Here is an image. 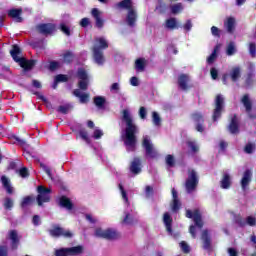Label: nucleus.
<instances>
[{
    "mask_svg": "<svg viewBox=\"0 0 256 256\" xmlns=\"http://www.w3.org/2000/svg\"><path fill=\"white\" fill-rule=\"evenodd\" d=\"M122 121L126 123L125 133L123 136L126 150L128 153H135V151H137V134L139 133V128L135 122H133V117L127 109L122 111Z\"/></svg>",
    "mask_w": 256,
    "mask_h": 256,
    "instance_id": "obj_1",
    "label": "nucleus"
},
{
    "mask_svg": "<svg viewBox=\"0 0 256 256\" xmlns=\"http://www.w3.org/2000/svg\"><path fill=\"white\" fill-rule=\"evenodd\" d=\"M105 49H109V43L103 37H98L95 39V44L92 48L93 58L97 65H103L105 63V56L103 55V51Z\"/></svg>",
    "mask_w": 256,
    "mask_h": 256,
    "instance_id": "obj_2",
    "label": "nucleus"
},
{
    "mask_svg": "<svg viewBox=\"0 0 256 256\" xmlns=\"http://www.w3.org/2000/svg\"><path fill=\"white\" fill-rule=\"evenodd\" d=\"M223 111H225V98H223V95L217 94L214 100L212 121H219V119H221Z\"/></svg>",
    "mask_w": 256,
    "mask_h": 256,
    "instance_id": "obj_3",
    "label": "nucleus"
},
{
    "mask_svg": "<svg viewBox=\"0 0 256 256\" xmlns=\"http://www.w3.org/2000/svg\"><path fill=\"white\" fill-rule=\"evenodd\" d=\"M199 185V176L197 175V171L193 169L188 170V177L185 181V189L187 193H193L197 186Z\"/></svg>",
    "mask_w": 256,
    "mask_h": 256,
    "instance_id": "obj_4",
    "label": "nucleus"
},
{
    "mask_svg": "<svg viewBox=\"0 0 256 256\" xmlns=\"http://www.w3.org/2000/svg\"><path fill=\"white\" fill-rule=\"evenodd\" d=\"M38 195L36 201L39 207L43 206V203H49L51 201V188H47L43 185L37 187Z\"/></svg>",
    "mask_w": 256,
    "mask_h": 256,
    "instance_id": "obj_5",
    "label": "nucleus"
},
{
    "mask_svg": "<svg viewBox=\"0 0 256 256\" xmlns=\"http://www.w3.org/2000/svg\"><path fill=\"white\" fill-rule=\"evenodd\" d=\"M95 235L100 239H106L107 241H115V239H119V237H121L119 232L111 228H108L106 230L97 228L95 230Z\"/></svg>",
    "mask_w": 256,
    "mask_h": 256,
    "instance_id": "obj_6",
    "label": "nucleus"
},
{
    "mask_svg": "<svg viewBox=\"0 0 256 256\" xmlns=\"http://www.w3.org/2000/svg\"><path fill=\"white\" fill-rule=\"evenodd\" d=\"M76 75L80 80L78 82V88L81 91H87L89 89V74H87V70L85 68H78Z\"/></svg>",
    "mask_w": 256,
    "mask_h": 256,
    "instance_id": "obj_7",
    "label": "nucleus"
},
{
    "mask_svg": "<svg viewBox=\"0 0 256 256\" xmlns=\"http://www.w3.org/2000/svg\"><path fill=\"white\" fill-rule=\"evenodd\" d=\"M36 31L40 35L49 37V35H53V33L57 31V25H55L54 23H40L36 25Z\"/></svg>",
    "mask_w": 256,
    "mask_h": 256,
    "instance_id": "obj_8",
    "label": "nucleus"
},
{
    "mask_svg": "<svg viewBox=\"0 0 256 256\" xmlns=\"http://www.w3.org/2000/svg\"><path fill=\"white\" fill-rule=\"evenodd\" d=\"M51 237L59 238L64 237V239H71L73 237V233L69 230H65L60 226H53L51 230H49Z\"/></svg>",
    "mask_w": 256,
    "mask_h": 256,
    "instance_id": "obj_9",
    "label": "nucleus"
},
{
    "mask_svg": "<svg viewBox=\"0 0 256 256\" xmlns=\"http://www.w3.org/2000/svg\"><path fill=\"white\" fill-rule=\"evenodd\" d=\"M186 217L187 219H193L195 226L198 227V229H203L204 223L199 209H195L194 211L186 210Z\"/></svg>",
    "mask_w": 256,
    "mask_h": 256,
    "instance_id": "obj_10",
    "label": "nucleus"
},
{
    "mask_svg": "<svg viewBox=\"0 0 256 256\" xmlns=\"http://www.w3.org/2000/svg\"><path fill=\"white\" fill-rule=\"evenodd\" d=\"M241 103L245 107V111L249 117V119H256V113L253 112V102H251V98H249V94H244Z\"/></svg>",
    "mask_w": 256,
    "mask_h": 256,
    "instance_id": "obj_11",
    "label": "nucleus"
},
{
    "mask_svg": "<svg viewBox=\"0 0 256 256\" xmlns=\"http://www.w3.org/2000/svg\"><path fill=\"white\" fill-rule=\"evenodd\" d=\"M191 119L196 123V131L203 133L205 131V118L201 112H194L191 114Z\"/></svg>",
    "mask_w": 256,
    "mask_h": 256,
    "instance_id": "obj_12",
    "label": "nucleus"
},
{
    "mask_svg": "<svg viewBox=\"0 0 256 256\" xmlns=\"http://www.w3.org/2000/svg\"><path fill=\"white\" fill-rule=\"evenodd\" d=\"M8 238L10 239V249L12 251H17L19 249V245H21V236L17 230H10L8 232Z\"/></svg>",
    "mask_w": 256,
    "mask_h": 256,
    "instance_id": "obj_13",
    "label": "nucleus"
},
{
    "mask_svg": "<svg viewBox=\"0 0 256 256\" xmlns=\"http://www.w3.org/2000/svg\"><path fill=\"white\" fill-rule=\"evenodd\" d=\"M142 147L145 149L146 157H150V159H156L158 153L151 144V140L144 138L142 141Z\"/></svg>",
    "mask_w": 256,
    "mask_h": 256,
    "instance_id": "obj_14",
    "label": "nucleus"
},
{
    "mask_svg": "<svg viewBox=\"0 0 256 256\" xmlns=\"http://www.w3.org/2000/svg\"><path fill=\"white\" fill-rule=\"evenodd\" d=\"M202 240V249L205 251H213V244L211 241V234H209V230H203L201 234Z\"/></svg>",
    "mask_w": 256,
    "mask_h": 256,
    "instance_id": "obj_15",
    "label": "nucleus"
},
{
    "mask_svg": "<svg viewBox=\"0 0 256 256\" xmlns=\"http://www.w3.org/2000/svg\"><path fill=\"white\" fill-rule=\"evenodd\" d=\"M252 177H253V172H251V170L247 169L244 171L242 179L240 181L243 191H245L247 187H249V183H251Z\"/></svg>",
    "mask_w": 256,
    "mask_h": 256,
    "instance_id": "obj_16",
    "label": "nucleus"
},
{
    "mask_svg": "<svg viewBox=\"0 0 256 256\" xmlns=\"http://www.w3.org/2000/svg\"><path fill=\"white\" fill-rule=\"evenodd\" d=\"M171 209L173 213H177L179 209H181V201H179V195L177 194V190L175 188H172V204Z\"/></svg>",
    "mask_w": 256,
    "mask_h": 256,
    "instance_id": "obj_17",
    "label": "nucleus"
},
{
    "mask_svg": "<svg viewBox=\"0 0 256 256\" xmlns=\"http://www.w3.org/2000/svg\"><path fill=\"white\" fill-rule=\"evenodd\" d=\"M228 131H230L232 135H237V133H239V119L237 118V114H234L231 118Z\"/></svg>",
    "mask_w": 256,
    "mask_h": 256,
    "instance_id": "obj_18",
    "label": "nucleus"
},
{
    "mask_svg": "<svg viewBox=\"0 0 256 256\" xmlns=\"http://www.w3.org/2000/svg\"><path fill=\"white\" fill-rule=\"evenodd\" d=\"M228 77H230L232 83H237L239 79H241V67L239 66L233 67L230 70Z\"/></svg>",
    "mask_w": 256,
    "mask_h": 256,
    "instance_id": "obj_19",
    "label": "nucleus"
},
{
    "mask_svg": "<svg viewBox=\"0 0 256 256\" xmlns=\"http://www.w3.org/2000/svg\"><path fill=\"white\" fill-rule=\"evenodd\" d=\"M22 13H23V9L13 8L8 11V17H11L12 19H16L17 23H22L23 22V17H21Z\"/></svg>",
    "mask_w": 256,
    "mask_h": 256,
    "instance_id": "obj_20",
    "label": "nucleus"
},
{
    "mask_svg": "<svg viewBox=\"0 0 256 256\" xmlns=\"http://www.w3.org/2000/svg\"><path fill=\"white\" fill-rule=\"evenodd\" d=\"M130 171L133 175H139L141 173V158L135 157L130 165Z\"/></svg>",
    "mask_w": 256,
    "mask_h": 256,
    "instance_id": "obj_21",
    "label": "nucleus"
},
{
    "mask_svg": "<svg viewBox=\"0 0 256 256\" xmlns=\"http://www.w3.org/2000/svg\"><path fill=\"white\" fill-rule=\"evenodd\" d=\"M126 22L129 27H135V23H137V11H135V8H132V10H128Z\"/></svg>",
    "mask_w": 256,
    "mask_h": 256,
    "instance_id": "obj_22",
    "label": "nucleus"
},
{
    "mask_svg": "<svg viewBox=\"0 0 256 256\" xmlns=\"http://www.w3.org/2000/svg\"><path fill=\"white\" fill-rule=\"evenodd\" d=\"M92 17H94L96 21V27L98 29H103V25H105V21L101 18V12L97 8L92 9Z\"/></svg>",
    "mask_w": 256,
    "mask_h": 256,
    "instance_id": "obj_23",
    "label": "nucleus"
},
{
    "mask_svg": "<svg viewBox=\"0 0 256 256\" xmlns=\"http://www.w3.org/2000/svg\"><path fill=\"white\" fill-rule=\"evenodd\" d=\"M18 63L24 71H31V69H33V67H34L35 63H37V61L21 58Z\"/></svg>",
    "mask_w": 256,
    "mask_h": 256,
    "instance_id": "obj_24",
    "label": "nucleus"
},
{
    "mask_svg": "<svg viewBox=\"0 0 256 256\" xmlns=\"http://www.w3.org/2000/svg\"><path fill=\"white\" fill-rule=\"evenodd\" d=\"M163 223L166 227V231L168 233H173V218H171V214H169V212L164 213Z\"/></svg>",
    "mask_w": 256,
    "mask_h": 256,
    "instance_id": "obj_25",
    "label": "nucleus"
},
{
    "mask_svg": "<svg viewBox=\"0 0 256 256\" xmlns=\"http://www.w3.org/2000/svg\"><path fill=\"white\" fill-rule=\"evenodd\" d=\"M60 207H63V209H67L68 211H72L73 209V202H71V199H69L67 196H61L59 198Z\"/></svg>",
    "mask_w": 256,
    "mask_h": 256,
    "instance_id": "obj_26",
    "label": "nucleus"
},
{
    "mask_svg": "<svg viewBox=\"0 0 256 256\" xmlns=\"http://www.w3.org/2000/svg\"><path fill=\"white\" fill-rule=\"evenodd\" d=\"M187 83H189V76L187 74H181L178 77V86L182 91H187V89H189V85Z\"/></svg>",
    "mask_w": 256,
    "mask_h": 256,
    "instance_id": "obj_27",
    "label": "nucleus"
},
{
    "mask_svg": "<svg viewBox=\"0 0 256 256\" xmlns=\"http://www.w3.org/2000/svg\"><path fill=\"white\" fill-rule=\"evenodd\" d=\"M1 183L8 195H13V186H11V180L7 176H1Z\"/></svg>",
    "mask_w": 256,
    "mask_h": 256,
    "instance_id": "obj_28",
    "label": "nucleus"
},
{
    "mask_svg": "<svg viewBox=\"0 0 256 256\" xmlns=\"http://www.w3.org/2000/svg\"><path fill=\"white\" fill-rule=\"evenodd\" d=\"M224 27L230 35H233L235 33V18L229 17L224 22Z\"/></svg>",
    "mask_w": 256,
    "mask_h": 256,
    "instance_id": "obj_29",
    "label": "nucleus"
},
{
    "mask_svg": "<svg viewBox=\"0 0 256 256\" xmlns=\"http://www.w3.org/2000/svg\"><path fill=\"white\" fill-rule=\"evenodd\" d=\"M231 185H232L231 175L228 173H224L220 181L221 189H231Z\"/></svg>",
    "mask_w": 256,
    "mask_h": 256,
    "instance_id": "obj_30",
    "label": "nucleus"
},
{
    "mask_svg": "<svg viewBox=\"0 0 256 256\" xmlns=\"http://www.w3.org/2000/svg\"><path fill=\"white\" fill-rule=\"evenodd\" d=\"M10 55L16 63H18L21 59H23L22 57H19V55H21V48L17 44L12 45V49L10 50Z\"/></svg>",
    "mask_w": 256,
    "mask_h": 256,
    "instance_id": "obj_31",
    "label": "nucleus"
},
{
    "mask_svg": "<svg viewBox=\"0 0 256 256\" xmlns=\"http://www.w3.org/2000/svg\"><path fill=\"white\" fill-rule=\"evenodd\" d=\"M74 97H78L80 103L85 104L89 103V94L88 93H81V90L75 89L73 90Z\"/></svg>",
    "mask_w": 256,
    "mask_h": 256,
    "instance_id": "obj_32",
    "label": "nucleus"
},
{
    "mask_svg": "<svg viewBox=\"0 0 256 256\" xmlns=\"http://www.w3.org/2000/svg\"><path fill=\"white\" fill-rule=\"evenodd\" d=\"M116 9H126L131 11L133 8V0H122L116 4Z\"/></svg>",
    "mask_w": 256,
    "mask_h": 256,
    "instance_id": "obj_33",
    "label": "nucleus"
},
{
    "mask_svg": "<svg viewBox=\"0 0 256 256\" xmlns=\"http://www.w3.org/2000/svg\"><path fill=\"white\" fill-rule=\"evenodd\" d=\"M165 27H166V29H169L170 31H174V29H178L179 24L177 23V18H168L165 21Z\"/></svg>",
    "mask_w": 256,
    "mask_h": 256,
    "instance_id": "obj_34",
    "label": "nucleus"
},
{
    "mask_svg": "<svg viewBox=\"0 0 256 256\" xmlns=\"http://www.w3.org/2000/svg\"><path fill=\"white\" fill-rule=\"evenodd\" d=\"M93 101H94V105H96V107H98V109H104L105 103L107 100L103 96H95L93 98Z\"/></svg>",
    "mask_w": 256,
    "mask_h": 256,
    "instance_id": "obj_35",
    "label": "nucleus"
},
{
    "mask_svg": "<svg viewBox=\"0 0 256 256\" xmlns=\"http://www.w3.org/2000/svg\"><path fill=\"white\" fill-rule=\"evenodd\" d=\"M33 203H35V197H33V196H25L22 199L20 207H21V209H25V207H29V205H33Z\"/></svg>",
    "mask_w": 256,
    "mask_h": 256,
    "instance_id": "obj_36",
    "label": "nucleus"
},
{
    "mask_svg": "<svg viewBox=\"0 0 256 256\" xmlns=\"http://www.w3.org/2000/svg\"><path fill=\"white\" fill-rule=\"evenodd\" d=\"M68 255H81L83 253V246L78 245L67 248Z\"/></svg>",
    "mask_w": 256,
    "mask_h": 256,
    "instance_id": "obj_37",
    "label": "nucleus"
},
{
    "mask_svg": "<svg viewBox=\"0 0 256 256\" xmlns=\"http://www.w3.org/2000/svg\"><path fill=\"white\" fill-rule=\"evenodd\" d=\"M73 59H75V54H73V52H71V50H67L63 54V61H64V63H66V65H71V62L73 61Z\"/></svg>",
    "mask_w": 256,
    "mask_h": 256,
    "instance_id": "obj_38",
    "label": "nucleus"
},
{
    "mask_svg": "<svg viewBox=\"0 0 256 256\" xmlns=\"http://www.w3.org/2000/svg\"><path fill=\"white\" fill-rule=\"evenodd\" d=\"M186 145L192 153H199V145L197 144V142L189 140L186 142Z\"/></svg>",
    "mask_w": 256,
    "mask_h": 256,
    "instance_id": "obj_39",
    "label": "nucleus"
},
{
    "mask_svg": "<svg viewBox=\"0 0 256 256\" xmlns=\"http://www.w3.org/2000/svg\"><path fill=\"white\" fill-rule=\"evenodd\" d=\"M145 65H146L145 58H138L135 61V68L137 69V71H145Z\"/></svg>",
    "mask_w": 256,
    "mask_h": 256,
    "instance_id": "obj_40",
    "label": "nucleus"
},
{
    "mask_svg": "<svg viewBox=\"0 0 256 256\" xmlns=\"http://www.w3.org/2000/svg\"><path fill=\"white\" fill-rule=\"evenodd\" d=\"M235 53H237V48L235 47V42H230L226 48V55L231 57L232 55H235Z\"/></svg>",
    "mask_w": 256,
    "mask_h": 256,
    "instance_id": "obj_41",
    "label": "nucleus"
},
{
    "mask_svg": "<svg viewBox=\"0 0 256 256\" xmlns=\"http://www.w3.org/2000/svg\"><path fill=\"white\" fill-rule=\"evenodd\" d=\"M219 47V44L216 45L211 55L207 58V63H209V65H211V63H214L215 59H217V51H219Z\"/></svg>",
    "mask_w": 256,
    "mask_h": 256,
    "instance_id": "obj_42",
    "label": "nucleus"
},
{
    "mask_svg": "<svg viewBox=\"0 0 256 256\" xmlns=\"http://www.w3.org/2000/svg\"><path fill=\"white\" fill-rule=\"evenodd\" d=\"M171 13L173 15H177L178 13H181L183 11V4L177 3L170 7Z\"/></svg>",
    "mask_w": 256,
    "mask_h": 256,
    "instance_id": "obj_43",
    "label": "nucleus"
},
{
    "mask_svg": "<svg viewBox=\"0 0 256 256\" xmlns=\"http://www.w3.org/2000/svg\"><path fill=\"white\" fill-rule=\"evenodd\" d=\"M152 123H154L156 127H161V116H159V113L156 111L152 112Z\"/></svg>",
    "mask_w": 256,
    "mask_h": 256,
    "instance_id": "obj_44",
    "label": "nucleus"
},
{
    "mask_svg": "<svg viewBox=\"0 0 256 256\" xmlns=\"http://www.w3.org/2000/svg\"><path fill=\"white\" fill-rule=\"evenodd\" d=\"M71 110V105L66 104V105H60L57 109L58 113H62V115H67L69 111Z\"/></svg>",
    "mask_w": 256,
    "mask_h": 256,
    "instance_id": "obj_45",
    "label": "nucleus"
},
{
    "mask_svg": "<svg viewBox=\"0 0 256 256\" xmlns=\"http://www.w3.org/2000/svg\"><path fill=\"white\" fill-rule=\"evenodd\" d=\"M255 151V143H247L244 147V152H246L248 155H251Z\"/></svg>",
    "mask_w": 256,
    "mask_h": 256,
    "instance_id": "obj_46",
    "label": "nucleus"
},
{
    "mask_svg": "<svg viewBox=\"0 0 256 256\" xmlns=\"http://www.w3.org/2000/svg\"><path fill=\"white\" fill-rule=\"evenodd\" d=\"M55 79L56 83H67V81H69V77H67L65 74H58L56 75Z\"/></svg>",
    "mask_w": 256,
    "mask_h": 256,
    "instance_id": "obj_47",
    "label": "nucleus"
},
{
    "mask_svg": "<svg viewBox=\"0 0 256 256\" xmlns=\"http://www.w3.org/2000/svg\"><path fill=\"white\" fill-rule=\"evenodd\" d=\"M79 135L81 139H83V141H85L88 144L91 143V139H89V133H87L86 130H80Z\"/></svg>",
    "mask_w": 256,
    "mask_h": 256,
    "instance_id": "obj_48",
    "label": "nucleus"
},
{
    "mask_svg": "<svg viewBox=\"0 0 256 256\" xmlns=\"http://www.w3.org/2000/svg\"><path fill=\"white\" fill-rule=\"evenodd\" d=\"M118 187L121 192L122 199L125 201V203H129V197H127V191H125L123 184H119Z\"/></svg>",
    "mask_w": 256,
    "mask_h": 256,
    "instance_id": "obj_49",
    "label": "nucleus"
},
{
    "mask_svg": "<svg viewBox=\"0 0 256 256\" xmlns=\"http://www.w3.org/2000/svg\"><path fill=\"white\" fill-rule=\"evenodd\" d=\"M180 248L185 254L191 253V247H189V244H187L185 241L180 242Z\"/></svg>",
    "mask_w": 256,
    "mask_h": 256,
    "instance_id": "obj_50",
    "label": "nucleus"
},
{
    "mask_svg": "<svg viewBox=\"0 0 256 256\" xmlns=\"http://www.w3.org/2000/svg\"><path fill=\"white\" fill-rule=\"evenodd\" d=\"M19 175L22 177V179H27L29 177V169L27 167H22L18 171Z\"/></svg>",
    "mask_w": 256,
    "mask_h": 256,
    "instance_id": "obj_51",
    "label": "nucleus"
},
{
    "mask_svg": "<svg viewBox=\"0 0 256 256\" xmlns=\"http://www.w3.org/2000/svg\"><path fill=\"white\" fill-rule=\"evenodd\" d=\"M249 54L251 57L255 58L256 57V44L254 42H250L249 45Z\"/></svg>",
    "mask_w": 256,
    "mask_h": 256,
    "instance_id": "obj_52",
    "label": "nucleus"
},
{
    "mask_svg": "<svg viewBox=\"0 0 256 256\" xmlns=\"http://www.w3.org/2000/svg\"><path fill=\"white\" fill-rule=\"evenodd\" d=\"M166 165L168 167H173L175 165V157H173V155L168 154L166 156Z\"/></svg>",
    "mask_w": 256,
    "mask_h": 256,
    "instance_id": "obj_53",
    "label": "nucleus"
},
{
    "mask_svg": "<svg viewBox=\"0 0 256 256\" xmlns=\"http://www.w3.org/2000/svg\"><path fill=\"white\" fill-rule=\"evenodd\" d=\"M235 223L239 226V227H245V225H247V221L244 220L243 217L241 216H237L235 218Z\"/></svg>",
    "mask_w": 256,
    "mask_h": 256,
    "instance_id": "obj_54",
    "label": "nucleus"
},
{
    "mask_svg": "<svg viewBox=\"0 0 256 256\" xmlns=\"http://www.w3.org/2000/svg\"><path fill=\"white\" fill-rule=\"evenodd\" d=\"M60 31H62V33L66 34L67 37H69L71 35V28H69V26H67L65 24H60Z\"/></svg>",
    "mask_w": 256,
    "mask_h": 256,
    "instance_id": "obj_55",
    "label": "nucleus"
},
{
    "mask_svg": "<svg viewBox=\"0 0 256 256\" xmlns=\"http://www.w3.org/2000/svg\"><path fill=\"white\" fill-rule=\"evenodd\" d=\"M40 167L43 169V171L50 177V179H53V174L51 173V168H49L47 165L40 163Z\"/></svg>",
    "mask_w": 256,
    "mask_h": 256,
    "instance_id": "obj_56",
    "label": "nucleus"
},
{
    "mask_svg": "<svg viewBox=\"0 0 256 256\" xmlns=\"http://www.w3.org/2000/svg\"><path fill=\"white\" fill-rule=\"evenodd\" d=\"M4 207L5 209H8V210L13 209V200L11 198H5Z\"/></svg>",
    "mask_w": 256,
    "mask_h": 256,
    "instance_id": "obj_57",
    "label": "nucleus"
},
{
    "mask_svg": "<svg viewBox=\"0 0 256 256\" xmlns=\"http://www.w3.org/2000/svg\"><path fill=\"white\" fill-rule=\"evenodd\" d=\"M211 33L214 37H218V39L221 38V30L217 28V26L211 27Z\"/></svg>",
    "mask_w": 256,
    "mask_h": 256,
    "instance_id": "obj_58",
    "label": "nucleus"
},
{
    "mask_svg": "<svg viewBox=\"0 0 256 256\" xmlns=\"http://www.w3.org/2000/svg\"><path fill=\"white\" fill-rule=\"evenodd\" d=\"M56 256H69V252L67 251V248H61L55 251Z\"/></svg>",
    "mask_w": 256,
    "mask_h": 256,
    "instance_id": "obj_59",
    "label": "nucleus"
},
{
    "mask_svg": "<svg viewBox=\"0 0 256 256\" xmlns=\"http://www.w3.org/2000/svg\"><path fill=\"white\" fill-rule=\"evenodd\" d=\"M0 256H9V248L6 245H0Z\"/></svg>",
    "mask_w": 256,
    "mask_h": 256,
    "instance_id": "obj_60",
    "label": "nucleus"
},
{
    "mask_svg": "<svg viewBox=\"0 0 256 256\" xmlns=\"http://www.w3.org/2000/svg\"><path fill=\"white\" fill-rule=\"evenodd\" d=\"M246 225H249L250 227H255L256 225V219L253 216H248L246 218Z\"/></svg>",
    "mask_w": 256,
    "mask_h": 256,
    "instance_id": "obj_61",
    "label": "nucleus"
},
{
    "mask_svg": "<svg viewBox=\"0 0 256 256\" xmlns=\"http://www.w3.org/2000/svg\"><path fill=\"white\" fill-rule=\"evenodd\" d=\"M139 117L140 119H147V109L143 106L139 108Z\"/></svg>",
    "mask_w": 256,
    "mask_h": 256,
    "instance_id": "obj_62",
    "label": "nucleus"
},
{
    "mask_svg": "<svg viewBox=\"0 0 256 256\" xmlns=\"http://www.w3.org/2000/svg\"><path fill=\"white\" fill-rule=\"evenodd\" d=\"M48 69L49 71H57L59 69V62L51 61Z\"/></svg>",
    "mask_w": 256,
    "mask_h": 256,
    "instance_id": "obj_63",
    "label": "nucleus"
},
{
    "mask_svg": "<svg viewBox=\"0 0 256 256\" xmlns=\"http://www.w3.org/2000/svg\"><path fill=\"white\" fill-rule=\"evenodd\" d=\"M102 137H103V130H100V129L94 130V133H93L94 139H101Z\"/></svg>",
    "mask_w": 256,
    "mask_h": 256,
    "instance_id": "obj_64",
    "label": "nucleus"
}]
</instances>
